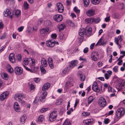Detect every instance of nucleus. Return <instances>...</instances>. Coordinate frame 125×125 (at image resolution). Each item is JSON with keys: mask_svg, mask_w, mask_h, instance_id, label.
<instances>
[{"mask_svg": "<svg viewBox=\"0 0 125 125\" xmlns=\"http://www.w3.org/2000/svg\"><path fill=\"white\" fill-rule=\"evenodd\" d=\"M16 74L18 75H21L23 72L22 68L20 67H16Z\"/></svg>", "mask_w": 125, "mask_h": 125, "instance_id": "nucleus-22", "label": "nucleus"}, {"mask_svg": "<svg viewBox=\"0 0 125 125\" xmlns=\"http://www.w3.org/2000/svg\"><path fill=\"white\" fill-rule=\"evenodd\" d=\"M90 114L89 113L87 112H83L82 113V115L83 116H86L90 115Z\"/></svg>", "mask_w": 125, "mask_h": 125, "instance_id": "nucleus-47", "label": "nucleus"}, {"mask_svg": "<svg viewBox=\"0 0 125 125\" xmlns=\"http://www.w3.org/2000/svg\"><path fill=\"white\" fill-rule=\"evenodd\" d=\"M91 58L93 60L96 61L98 58V55H92Z\"/></svg>", "mask_w": 125, "mask_h": 125, "instance_id": "nucleus-34", "label": "nucleus"}, {"mask_svg": "<svg viewBox=\"0 0 125 125\" xmlns=\"http://www.w3.org/2000/svg\"><path fill=\"white\" fill-rule=\"evenodd\" d=\"M78 63V62L77 60H73L70 63L69 66L71 68H73L74 67L77 66Z\"/></svg>", "mask_w": 125, "mask_h": 125, "instance_id": "nucleus-16", "label": "nucleus"}, {"mask_svg": "<svg viewBox=\"0 0 125 125\" xmlns=\"http://www.w3.org/2000/svg\"><path fill=\"white\" fill-rule=\"evenodd\" d=\"M50 32V31L47 28H42L40 30V33L43 36L45 35L47 33H49Z\"/></svg>", "mask_w": 125, "mask_h": 125, "instance_id": "nucleus-8", "label": "nucleus"}, {"mask_svg": "<svg viewBox=\"0 0 125 125\" xmlns=\"http://www.w3.org/2000/svg\"><path fill=\"white\" fill-rule=\"evenodd\" d=\"M29 5L26 1H25L23 4L24 8L25 9H26L29 8Z\"/></svg>", "mask_w": 125, "mask_h": 125, "instance_id": "nucleus-35", "label": "nucleus"}, {"mask_svg": "<svg viewBox=\"0 0 125 125\" xmlns=\"http://www.w3.org/2000/svg\"><path fill=\"white\" fill-rule=\"evenodd\" d=\"M46 45L48 47H53L55 45V41L52 40L47 41H46Z\"/></svg>", "mask_w": 125, "mask_h": 125, "instance_id": "nucleus-15", "label": "nucleus"}, {"mask_svg": "<svg viewBox=\"0 0 125 125\" xmlns=\"http://www.w3.org/2000/svg\"><path fill=\"white\" fill-rule=\"evenodd\" d=\"M50 84L49 83H47L44 84L42 87V90L43 91H46L50 87Z\"/></svg>", "mask_w": 125, "mask_h": 125, "instance_id": "nucleus-17", "label": "nucleus"}, {"mask_svg": "<svg viewBox=\"0 0 125 125\" xmlns=\"http://www.w3.org/2000/svg\"><path fill=\"white\" fill-rule=\"evenodd\" d=\"M80 80L81 81H83L85 79V76L84 75L82 74L80 75Z\"/></svg>", "mask_w": 125, "mask_h": 125, "instance_id": "nucleus-33", "label": "nucleus"}, {"mask_svg": "<svg viewBox=\"0 0 125 125\" xmlns=\"http://www.w3.org/2000/svg\"><path fill=\"white\" fill-rule=\"evenodd\" d=\"M57 116V113L56 111H54L50 114L49 119L52 122L55 120Z\"/></svg>", "mask_w": 125, "mask_h": 125, "instance_id": "nucleus-3", "label": "nucleus"}, {"mask_svg": "<svg viewBox=\"0 0 125 125\" xmlns=\"http://www.w3.org/2000/svg\"><path fill=\"white\" fill-rule=\"evenodd\" d=\"M29 59H30L31 61V66H34L35 64L34 60L31 58H30Z\"/></svg>", "mask_w": 125, "mask_h": 125, "instance_id": "nucleus-54", "label": "nucleus"}, {"mask_svg": "<svg viewBox=\"0 0 125 125\" xmlns=\"http://www.w3.org/2000/svg\"><path fill=\"white\" fill-rule=\"evenodd\" d=\"M118 66H115L113 68V70L114 72L116 73L118 71Z\"/></svg>", "mask_w": 125, "mask_h": 125, "instance_id": "nucleus-48", "label": "nucleus"}, {"mask_svg": "<svg viewBox=\"0 0 125 125\" xmlns=\"http://www.w3.org/2000/svg\"><path fill=\"white\" fill-rule=\"evenodd\" d=\"M65 27L64 25L62 24H61L58 27V28L60 31H61L64 29Z\"/></svg>", "mask_w": 125, "mask_h": 125, "instance_id": "nucleus-42", "label": "nucleus"}, {"mask_svg": "<svg viewBox=\"0 0 125 125\" xmlns=\"http://www.w3.org/2000/svg\"><path fill=\"white\" fill-rule=\"evenodd\" d=\"M24 28L23 26H21L18 28V30L19 32H21L22 31Z\"/></svg>", "mask_w": 125, "mask_h": 125, "instance_id": "nucleus-55", "label": "nucleus"}, {"mask_svg": "<svg viewBox=\"0 0 125 125\" xmlns=\"http://www.w3.org/2000/svg\"><path fill=\"white\" fill-rule=\"evenodd\" d=\"M110 86L109 83H105L104 84L103 87L104 88H107L109 87V86Z\"/></svg>", "mask_w": 125, "mask_h": 125, "instance_id": "nucleus-50", "label": "nucleus"}, {"mask_svg": "<svg viewBox=\"0 0 125 125\" xmlns=\"http://www.w3.org/2000/svg\"><path fill=\"white\" fill-rule=\"evenodd\" d=\"M85 32V29H80L79 31V34L80 36V37H79V38H80V41H82L83 39V36L84 35H87Z\"/></svg>", "mask_w": 125, "mask_h": 125, "instance_id": "nucleus-2", "label": "nucleus"}, {"mask_svg": "<svg viewBox=\"0 0 125 125\" xmlns=\"http://www.w3.org/2000/svg\"><path fill=\"white\" fill-rule=\"evenodd\" d=\"M69 70L70 69L68 67L65 68L62 70V72L64 74H66L69 72Z\"/></svg>", "mask_w": 125, "mask_h": 125, "instance_id": "nucleus-31", "label": "nucleus"}, {"mask_svg": "<svg viewBox=\"0 0 125 125\" xmlns=\"http://www.w3.org/2000/svg\"><path fill=\"white\" fill-rule=\"evenodd\" d=\"M105 44L106 42L104 43V42L103 38H101L98 41L97 43L96 44V46H97L98 45H104Z\"/></svg>", "mask_w": 125, "mask_h": 125, "instance_id": "nucleus-24", "label": "nucleus"}, {"mask_svg": "<svg viewBox=\"0 0 125 125\" xmlns=\"http://www.w3.org/2000/svg\"><path fill=\"white\" fill-rule=\"evenodd\" d=\"M41 62L42 65L41 66L46 67L47 65V61L44 58H42L41 59Z\"/></svg>", "mask_w": 125, "mask_h": 125, "instance_id": "nucleus-23", "label": "nucleus"}, {"mask_svg": "<svg viewBox=\"0 0 125 125\" xmlns=\"http://www.w3.org/2000/svg\"><path fill=\"white\" fill-rule=\"evenodd\" d=\"M9 94V93L8 91H6L3 92L1 94L0 96V100L1 101H3L7 98Z\"/></svg>", "mask_w": 125, "mask_h": 125, "instance_id": "nucleus-11", "label": "nucleus"}, {"mask_svg": "<svg viewBox=\"0 0 125 125\" xmlns=\"http://www.w3.org/2000/svg\"><path fill=\"white\" fill-rule=\"evenodd\" d=\"M94 100L93 97L92 96H90L89 97L88 99V104H91Z\"/></svg>", "mask_w": 125, "mask_h": 125, "instance_id": "nucleus-28", "label": "nucleus"}, {"mask_svg": "<svg viewBox=\"0 0 125 125\" xmlns=\"http://www.w3.org/2000/svg\"><path fill=\"white\" fill-rule=\"evenodd\" d=\"M63 125H71V124L69 121L66 119L63 123Z\"/></svg>", "mask_w": 125, "mask_h": 125, "instance_id": "nucleus-30", "label": "nucleus"}, {"mask_svg": "<svg viewBox=\"0 0 125 125\" xmlns=\"http://www.w3.org/2000/svg\"><path fill=\"white\" fill-rule=\"evenodd\" d=\"M43 67H44L43 66H41L40 68L42 73L43 74H44L45 73L46 70Z\"/></svg>", "mask_w": 125, "mask_h": 125, "instance_id": "nucleus-37", "label": "nucleus"}, {"mask_svg": "<svg viewBox=\"0 0 125 125\" xmlns=\"http://www.w3.org/2000/svg\"><path fill=\"white\" fill-rule=\"evenodd\" d=\"M21 11L20 10H16V19H17L18 20H19L21 19Z\"/></svg>", "mask_w": 125, "mask_h": 125, "instance_id": "nucleus-21", "label": "nucleus"}, {"mask_svg": "<svg viewBox=\"0 0 125 125\" xmlns=\"http://www.w3.org/2000/svg\"><path fill=\"white\" fill-rule=\"evenodd\" d=\"M84 3L86 6H87L89 3V0H83Z\"/></svg>", "mask_w": 125, "mask_h": 125, "instance_id": "nucleus-44", "label": "nucleus"}, {"mask_svg": "<svg viewBox=\"0 0 125 125\" xmlns=\"http://www.w3.org/2000/svg\"><path fill=\"white\" fill-rule=\"evenodd\" d=\"M110 121V119L108 118H105L104 120V122L105 124H107Z\"/></svg>", "mask_w": 125, "mask_h": 125, "instance_id": "nucleus-46", "label": "nucleus"}, {"mask_svg": "<svg viewBox=\"0 0 125 125\" xmlns=\"http://www.w3.org/2000/svg\"><path fill=\"white\" fill-rule=\"evenodd\" d=\"M93 122V119L91 118L84 120L83 121V123L85 125H91Z\"/></svg>", "mask_w": 125, "mask_h": 125, "instance_id": "nucleus-14", "label": "nucleus"}, {"mask_svg": "<svg viewBox=\"0 0 125 125\" xmlns=\"http://www.w3.org/2000/svg\"><path fill=\"white\" fill-rule=\"evenodd\" d=\"M110 75L107 73L105 74V77L106 79H108L110 76Z\"/></svg>", "mask_w": 125, "mask_h": 125, "instance_id": "nucleus-58", "label": "nucleus"}, {"mask_svg": "<svg viewBox=\"0 0 125 125\" xmlns=\"http://www.w3.org/2000/svg\"><path fill=\"white\" fill-rule=\"evenodd\" d=\"M125 111L124 108L121 107L118 109L116 113L115 120L117 121L125 115Z\"/></svg>", "mask_w": 125, "mask_h": 125, "instance_id": "nucleus-1", "label": "nucleus"}, {"mask_svg": "<svg viewBox=\"0 0 125 125\" xmlns=\"http://www.w3.org/2000/svg\"><path fill=\"white\" fill-rule=\"evenodd\" d=\"M100 19L99 18H97L96 19H95V18H92V22H94L96 23H98L100 21Z\"/></svg>", "mask_w": 125, "mask_h": 125, "instance_id": "nucleus-38", "label": "nucleus"}, {"mask_svg": "<svg viewBox=\"0 0 125 125\" xmlns=\"http://www.w3.org/2000/svg\"><path fill=\"white\" fill-rule=\"evenodd\" d=\"M85 31L87 35H90L92 31V29L89 26H87Z\"/></svg>", "mask_w": 125, "mask_h": 125, "instance_id": "nucleus-19", "label": "nucleus"}, {"mask_svg": "<svg viewBox=\"0 0 125 125\" xmlns=\"http://www.w3.org/2000/svg\"><path fill=\"white\" fill-rule=\"evenodd\" d=\"M6 69L10 73H11L13 72L12 68L10 65L9 64H7V65Z\"/></svg>", "mask_w": 125, "mask_h": 125, "instance_id": "nucleus-25", "label": "nucleus"}, {"mask_svg": "<svg viewBox=\"0 0 125 125\" xmlns=\"http://www.w3.org/2000/svg\"><path fill=\"white\" fill-rule=\"evenodd\" d=\"M110 16H109L106 17L105 19V21L107 22L109 21L110 20Z\"/></svg>", "mask_w": 125, "mask_h": 125, "instance_id": "nucleus-60", "label": "nucleus"}, {"mask_svg": "<svg viewBox=\"0 0 125 125\" xmlns=\"http://www.w3.org/2000/svg\"><path fill=\"white\" fill-rule=\"evenodd\" d=\"M48 64L50 63H53V62L52 59L50 58H48Z\"/></svg>", "mask_w": 125, "mask_h": 125, "instance_id": "nucleus-59", "label": "nucleus"}, {"mask_svg": "<svg viewBox=\"0 0 125 125\" xmlns=\"http://www.w3.org/2000/svg\"><path fill=\"white\" fill-rule=\"evenodd\" d=\"M92 18H89L86 19L85 20V22H86L87 23H90L92 22Z\"/></svg>", "mask_w": 125, "mask_h": 125, "instance_id": "nucleus-40", "label": "nucleus"}, {"mask_svg": "<svg viewBox=\"0 0 125 125\" xmlns=\"http://www.w3.org/2000/svg\"><path fill=\"white\" fill-rule=\"evenodd\" d=\"M15 55H13L12 56H9V59L10 61L12 63L15 62Z\"/></svg>", "mask_w": 125, "mask_h": 125, "instance_id": "nucleus-29", "label": "nucleus"}, {"mask_svg": "<svg viewBox=\"0 0 125 125\" xmlns=\"http://www.w3.org/2000/svg\"><path fill=\"white\" fill-rule=\"evenodd\" d=\"M6 33L5 32H4L2 36L0 37V39H4L5 38L6 36Z\"/></svg>", "mask_w": 125, "mask_h": 125, "instance_id": "nucleus-53", "label": "nucleus"}, {"mask_svg": "<svg viewBox=\"0 0 125 125\" xmlns=\"http://www.w3.org/2000/svg\"><path fill=\"white\" fill-rule=\"evenodd\" d=\"M100 0H91L92 3L94 4L97 5L98 4L100 1Z\"/></svg>", "mask_w": 125, "mask_h": 125, "instance_id": "nucleus-32", "label": "nucleus"}, {"mask_svg": "<svg viewBox=\"0 0 125 125\" xmlns=\"http://www.w3.org/2000/svg\"><path fill=\"white\" fill-rule=\"evenodd\" d=\"M23 65L26 70L29 71L31 72H32V70H31L30 69L28 68L24 64H23Z\"/></svg>", "mask_w": 125, "mask_h": 125, "instance_id": "nucleus-61", "label": "nucleus"}, {"mask_svg": "<svg viewBox=\"0 0 125 125\" xmlns=\"http://www.w3.org/2000/svg\"><path fill=\"white\" fill-rule=\"evenodd\" d=\"M74 10L77 14H79V13L80 10L77 7H75L74 8Z\"/></svg>", "mask_w": 125, "mask_h": 125, "instance_id": "nucleus-39", "label": "nucleus"}, {"mask_svg": "<svg viewBox=\"0 0 125 125\" xmlns=\"http://www.w3.org/2000/svg\"><path fill=\"white\" fill-rule=\"evenodd\" d=\"M26 118L27 117L26 115H24L21 118L20 121L22 123H23L25 122Z\"/></svg>", "mask_w": 125, "mask_h": 125, "instance_id": "nucleus-27", "label": "nucleus"}, {"mask_svg": "<svg viewBox=\"0 0 125 125\" xmlns=\"http://www.w3.org/2000/svg\"><path fill=\"white\" fill-rule=\"evenodd\" d=\"M63 19V17L61 15L57 14L53 17V19L57 22H60L62 21Z\"/></svg>", "mask_w": 125, "mask_h": 125, "instance_id": "nucleus-9", "label": "nucleus"}, {"mask_svg": "<svg viewBox=\"0 0 125 125\" xmlns=\"http://www.w3.org/2000/svg\"><path fill=\"white\" fill-rule=\"evenodd\" d=\"M4 27V24L2 21L0 22V30L3 29Z\"/></svg>", "mask_w": 125, "mask_h": 125, "instance_id": "nucleus-51", "label": "nucleus"}, {"mask_svg": "<svg viewBox=\"0 0 125 125\" xmlns=\"http://www.w3.org/2000/svg\"><path fill=\"white\" fill-rule=\"evenodd\" d=\"M57 7L58 11L60 13H62L64 11V8L62 4L59 2L57 4Z\"/></svg>", "mask_w": 125, "mask_h": 125, "instance_id": "nucleus-7", "label": "nucleus"}, {"mask_svg": "<svg viewBox=\"0 0 125 125\" xmlns=\"http://www.w3.org/2000/svg\"><path fill=\"white\" fill-rule=\"evenodd\" d=\"M23 62L25 65H27L28 63V59L27 58H24L23 60Z\"/></svg>", "mask_w": 125, "mask_h": 125, "instance_id": "nucleus-36", "label": "nucleus"}, {"mask_svg": "<svg viewBox=\"0 0 125 125\" xmlns=\"http://www.w3.org/2000/svg\"><path fill=\"white\" fill-rule=\"evenodd\" d=\"M16 112H19L20 111V109L19 106V105L16 102Z\"/></svg>", "mask_w": 125, "mask_h": 125, "instance_id": "nucleus-45", "label": "nucleus"}, {"mask_svg": "<svg viewBox=\"0 0 125 125\" xmlns=\"http://www.w3.org/2000/svg\"><path fill=\"white\" fill-rule=\"evenodd\" d=\"M73 79L71 78L69 79L68 81L66 83L65 87L66 89H68L70 87L73 86Z\"/></svg>", "mask_w": 125, "mask_h": 125, "instance_id": "nucleus-10", "label": "nucleus"}, {"mask_svg": "<svg viewBox=\"0 0 125 125\" xmlns=\"http://www.w3.org/2000/svg\"><path fill=\"white\" fill-rule=\"evenodd\" d=\"M95 13V10L93 9L89 10L87 11L86 14L89 17H91L94 16Z\"/></svg>", "mask_w": 125, "mask_h": 125, "instance_id": "nucleus-12", "label": "nucleus"}, {"mask_svg": "<svg viewBox=\"0 0 125 125\" xmlns=\"http://www.w3.org/2000/svg\"><path fill=\"white\" fill-rule=\"evenodd\" d=\"M44 116L43 115H41L39 117L38 120L40 122H42L44 120Z\"/></svg>", "mask_w": 125, "mask_h": 125, "instance_id": "nucleus-43", "label": "nucleus"}, {"mask_svg": "<svg viewBox=\"0 0 125 125\" xmlns=\"http://www.w3.org/2000/svg\"><path fill=\"white\" fill-rule=\"evenodd\" d=\"M2 74L3 78L4 79L7 80L8 79V75L7 73H4Z\"/></svg>", "mask_w": 125, "mask_h": 125, "instance_id": "nucleus-49", "label": "nucleus"}, {"mask_svg": "<svg viewBox=\"0 0 125 125\" xmlns=\"http://www.w3.org/2000/svg\"><path fill=\"white\" fill-rule=\"evenodd\" d=\"M34 81L36 83L38 82L40 80V79L39 78H35L34 79Z\"/></svg>", "mask_w": 125, "mask_h": 125, "instance_id": "nucleus-64", "label": "nucleus"}, {"mask_svg": "<svg viewBox=\"0 0 125 125\" xmlns=\"http://www.w3.org/2000/svg\"><path fill=\"white\" fill-rule=\"evenodd\" d=\"M49 66L52 69H53L54 67V65L53 63H49Z\"/></svg>", "mask_w": 125, "mask_h": 125, "instance_id": "nucleus-63", "label": "nucleus"}, {"mask_svg": "<svg viewBox=\"0 0 125 125\" xmlns=\"http://www.w3.org/2000/svg\"><path fill=\"white\" fill-rule=\"evenodd\" d=\"M48 108H44L42 109L41 110V112L42 113H43L46 112L47 110H48Z\"/></svg>", "mask_w": 125, "mask_h": 125, "instance_id": "nucleus-57", "label": "nucleus"}, {"mask_svg": "<svg viewBox=\"0 0 125 125\" xmlns=\"http://www.w3.org/2000/svg\"><path fill=\"white\" fill-rule=\"evenodd\" d=\"M31 68L35 72H36L38 70V68L35 67L34 66H31Z\"/></svg>", "mask_w": 125, "mask_h": 125, "instance_id": "nucleus-52", "label": "nucleus"}, {"mask_svg": "<svg viewBox=\"0 0 125 125\" xmlns=\"http://www.w3.org/2000/svg\"><path fill=\"white\" fill-rule=\"evenodd\" d=\"M99 105L101 107H104L106 104V102L105 99L103 97L100 98L98 101Z\"/></svg>", "mask_w": 125, "mask_h": 125, "instance_id": "nucleus-5", "label": "nucleus"}, {"mask_svg": "<svg viewBox=\"0 0 125 125\" xmlns=\"http://www.w3.org/2000/svg\"><path fill=\"white\" fill-rule=\"evenodd\" d=\"M57 37V35L55 34H52L51 35V37L52 38L55 39Z\"/></svg>", "mask_w": 125, "mask_h": 125, "instance_id": "nucleus-56", "label": "nucleus"}, {"mask_svg": "<svg viewBox=\"0 0 125 125\" xmlns=\"http://www.w3.org/2000/svg\"><path fill=\"white\" fill-rule=\"evenodd\" d=\"M4 16L5 17H7L9 16V17L11 19H12V17L13 13H12L9 10L7 9L5 11H4L3 12Z\"/></svg>", "mask_w": 125, "mask_h": 125, "instance_id": "nucleus-13", "label": "nucleus"}, {"mask_svg": "<svg viewBox=\"0 0 125 125\" xmlns=\"http://www.w3.org/2000/svg\"><path fill=\"white\" fill-rule=\"evenodd\" d=\"M93 90L94 92L99 93L100 91V89L99 88L97 83L96 82H94L92 86Z\"/></svg>", "mask_w": 125, "mask_h": 125, "instance_id": "nucleus-4", "label": "nucleus"}, {"mask_svg": "<svg viewBox=\"0 0 125 125\" xmlns=\"http://www.w3.org/2000/svg\"><path fill=\"white\" fill-rule=\"evenodd\" d=\"M123 36L121 35L117 37H116L115 38V42L118 45L119 48H120L121 47L119 43V40L120 42H121L123 40V38L122 37Z\"/></svg>", "mask_w": 125, "mask_h": 125, "instance_id": "nucleus-6", "label": "nucleus"}, {"mask_svg": "<svg viewBox=\"0 0 125 125\" xmlns=\"http://www.w3.org/2000/svg\"><path fill=\"white\" fill-rule=\"evenodd\" d=\"M47 94V93L46 91H44L43 93L42 94L40 97V99L42 101L44 102L45 100V99Z\"/></svg>", "mask_w": 125, "mask_h": 125, "instance_id": "nucleus-18", "label": "nucleus"}, {"mask_svg": "<svg viewBox=\"0 0 125 125\" xmlns=\"http://www.w3.org/2000/svg\"><path fill=\"white\" fill-rule=\"evenodd\" d=\"M115 83L117 88L119 89L122 88L121 86V83L119 81H116Z\"/></svg>", "mask_w": 125, "mask_h": 125, "instance_id": "nucleus-26", "label": "nucleus"}, {"mask_svg": "<svg viewBox=\"0 0 125 125\" xmlns=\"http://www.w3.org/2000/svg\"><path fill=\"white\" fill-rule=\"evenodd\" d=\"M79 102V100L78 99H76L75 104L74 105V107H75L77 106Z\"/></svg>", "mask_w": 125, "mask_h": 125, "instance_id": "nucleus-62", "label": "nucleus"}, {"mask_svg": "<svg viewBox=\"0 0 125 125\" xmlns=\"http://www.w3.org/2000/svg\"><path fill=\"white\" fill-rule=\"evenodd\" d=\"M108 91L109 92H114L115 91V90L113 89L110 86H109V87L108 88Z\"/></svg>", "mask_w": 125, "mask_h": 125, "instance_id": "nucleus-41", "label": "nucleus"}, {"mask_svg": "<svg viewBox=\"0 0 125 125\" xmlns=\"http://www.w3.org/2000/svg\"><path fill=\"white\" fill-rule=\"evenodd\" d=\"M16 98L18 100V101H20L22 100L24 98H25V96L21 94H18L16 95Z\"/></svg>", "mask_w": 125, "mask_h": 125, "instance_id": "nucleus-20", "label": "nucleus"}]
</instances>
